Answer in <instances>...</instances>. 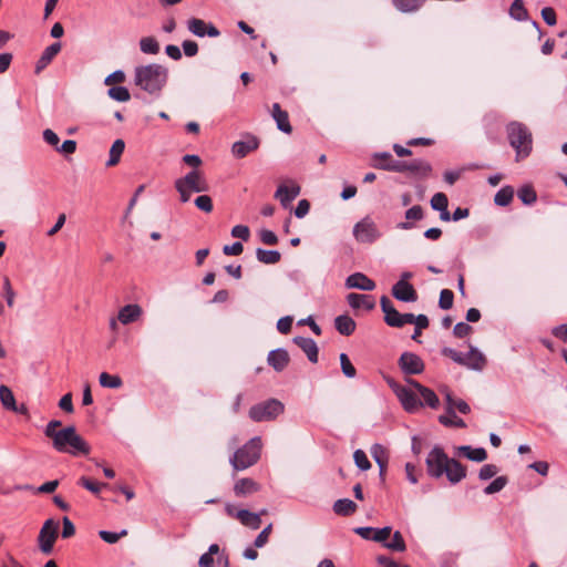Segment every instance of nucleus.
I'll list each match as a JSON object with an SVG mask.
<instances>
[{
    "label": "nucleus",
    "instance_id": "nucleus-1",
    "mask_svg": "<svg viewBox=\"0 0 567 567\" xmlns=\"http://www.w3.org/2000/svg\"><path fill=\"white\" fill-rule=\"evenodd\" d=\"M167 80L168 69L162 64L150 63L134 70V84L154 96L161 95Z\"/></svg>",
    "mask_w": 567,
    "mask_h": 567
},
{
    "label": "nucleus",
    "instance_id": "nucleus-2",
    "mask_svg": "<svg viewBox=\"0 0 567 567\" xmlns=\"http://www.w3.org/2000/svg\"><path fill=\"white\" fill-rule=\"evenodd\" d=\"M51 440L55 451L72 456L87 455L91 450L90 445L76 433L72 425L60 430Z\"/></svg>",
    "mask_w": 567,
    "mask_h": 567
},
{
    "label": "nucleus",
    "instance_id": "nucleus-3",
    "mask_svg": "<svg viewBox=\"0 0 567 567\" xmlns=\"http://www.w3.org/2000/svg\"><path fill=\"white\" fill-rule=\"evenodd\" d=\"M506 134L509 145L516 152V161L529 156L533 150V135L529 128L522 122L512 121L506 125Z\"/></svg>",
    "mask_w": 567,
    "mask_h": 567
},
{
    "label": "nucleus",
    "instance_id": "nucleus-4",
    "mask_svg": "<svg viewBox=\"0 0 567 567\" xmlns=\"http://www.w3.org/2000/svg\"><path fill=\"white\" fill-rule=\"evenodd\" d=\"M262 442L259 436L250 439L246 444L239 447L229 458L234 471H244L255 465L261 455Z\"/></svg>",
    "mask_w": 567,
    "mask_h": 567
},
{
    "label": "nucleus",
    "instance_id": "nucleus-5",
    "mask_svg": "<svg viewBox=\"0 0 567 567\" xmlns=\"http://www.w3.org/2000/svg\"><path fill=\"white\" fill-rule=\"evenodd\" d=\"M441 353L453 360L455 363L476 371H482L487 363L485 355L472 344H470V350L466 354H463L450 347H444L441 350Z\"/></svg>",
    "mask_w": 567,
    "mask_h": 567
},
{
    "label": "nucleus",
    "instance_id": "nucleus-6",
    "mask_svg": "<svg viewBox=\"0 0 567 567\" xmlns=\"http://www.w3.org/2000/svg\"><path fill=\"white\" fill-rule=\"evenodd\" d=\"M285 411V405L277 399H268L266 401L254 404L249 409V417L254 422H269L277 419Z\"/></svg>",
    "mask_w": 567,
    "mask_h": 567
},
{
    "label": "nucleus",
    "instance_id": "nucleus-7",
    "mask_svg": "<svg viewBox=\"0 0 567 567\" xmlns=\"http://www.w3.org/2000/svg\"><path fill=\"white\" fill-rule=\"evenodd\" d=\"M450 457L443 447L435 445L425 458L426 473L430 477L439 480L444 475Z\"/></svg>",
    "mask_w": 567,
    "mask_h": 567
},
{
    "label": "nucleus",
    "instance_id": "nucleus-8",
    "mask_svg": "<svg viewBox=\"0 0 567 567\" xmlns=\"http://www.w3.org/2000/svg\"><path fill=\"white\" fill-rule=\"evenodd\" d=\"M381 236L382 233L380 231L373 218L370 216L363 217L353 226V237L358 243L373 244Z\"/></svg>",
    "mask_w": 567,
    "mask_h": 567
},
{
    "label": "nucleus",
    "instance_id": "nucleus-9",
    "mask_svg": "<svg viewBox=\"0 0 567 567\" xmlns=\"http://www.w3.org/2000/svg\"><path fill=\"white\" fill-rule=\"evenodd\" d=\"M58 532L59 523L52 518L47 519L42 525L38 536V544L43 554L50 555L52 553L54 543L58 538Z\"/></svg>",
    "mask_w": 567,
    "mask_h": 567
},
{
    "label": "nucleus",
    "instance_id": "nucleus-10",
    "mask_svg": "<svg viewBox=\"0 0 567 567\" xmlns=\"http://www.w3.org/2000/svg\"><path fill=\"white\" fill-rule=\"evenodd\" d=\"M175 182L186 189L195 193H204L209 189V185L203 172L198 169L188 172L185 176L177 178Z\"/></svg>",
    "mask_w": 567,
    "mask_h": 567
},
{
    "label": "nucleus",
    "instance_id": "nucleus-11",
    "mask_svg": "<svg viewBox=\"0 0 567 567\" xmlns=\"http://www.w3.org/2000/svg\"><path fill=\"white\" fill-rule=\"evenodd\" d=\"M226 514L235 519H238L244 526L251 529H258L261 525L260 514L249 512L248 509H237L231 504H226Z\"/></svg>",
    "mask_w": 567,
    "mask_h": 567
},
{
    "label": "nucleus",
    "instance_id": "nucleus-12",
    "mask_svg": "<svg viewBox=\"0 0 567 567\" xmlns=\"http://www.w3.org/2000/svg\"><path fill=\"white\" fill-rule=\"evenodd\" d=\"M404 374H420L424 371L425 364L420 355L413 352H403L398 361Z\"/></svg>",
    "mask_w": 567,
    "mask_h": 567
},
{
    "label": "nucleus",
    "instance_id": "nucleus-13",
    "mask_svg": "<svg viewBox=\"0 0 567 567\" xmlns=\"http://www.w3.org/2000/svg\"><path fill=\"white\" fill-rule=\"evenodd\" d=\"M404 161L394 159L389 152L374 153L372 156V166L377 169L402 173Z\"/></svg>",
    "mask_w": 567,
    "mask_h": 567
},
{
    "label": "nucleus",
    "instance_id": "nucleus-14",
    "mask_svg": "<svg viewBox=\"0 0 567 567\" xmlns=\"http://www.w3.org/2000/svg\"><path fill=\"white\" fill-rule=\"evenodd\" d=\"M187 29L194 35L199 38L206 35L210 38H217L220 34V31L213 23L206 22L199 18H190L187 21Z\"/></svg>",
    "mask_w": 567,
    "mask_h": 567
},
{
    "label": "nucleus",
    "instance_id": "nucleus-15",
    "mask_svg": "<svg viewBox=\"0 0 567 567\" xmlns=\"http://www.w3.org/2000/svg\"><path fill=\"white\" fill-rule=\"evenodd\" d=\"M395 395L403 409L409 413L416 412L421 406H423L422 401H420L416 394L406 386L398 388Z\"/></svg>",
    "mask_w": 567,
    "mask_h": 567
},
{
    "label": "nucleus",
    "instance_id": "nucleus-16",
    "mask_svg": "<svg viewBox=\"0 0 567 567\" xmlns=\"http://www.w3.org/2000/svg\"><path fill=\"white\" fill-rule=\"evenodd\" d=\"M392 296L403 302H415L417 292L409 281L399 280L392 287Z\"/></svg>",
    "mask_w": 567,
    "mask_h": 567
},
{
    "label": "nucleus",
    "instance_id": "nucleus-17",
    "mask_svg": "<svg viewBox=\"0 0 567 567\" xmlns=\"http://www.w3.org/2000/svg\"><path fill=\"white\" fill-rule=\"evenodd\" d=\"M259 147V140L254 135H247L245 140L233 144L231 152L236 158H244Z\"/></svg>",
    "mask_w": 567,
    "mask_h": 567
},
{
    "label": "nucleus",
    "instance_id": "nucleus-18",
    "mask_svg": "<svg viewBox=\"0 0 567 567\" xmlns=\"http://www.w3.org/2000/svg\"><path fill=\"white\" fill-rule=\"evenodd\" d=\"M299 194L300 186L292 182L290 185H279L275 193V197L280 200L284 208H288L291 202L295 200Z\"/></svg>",
    "mask_w": 567,
    "mask_h": 567
},
{
    "label": "nucleus",
    "instance_id": "nucleus-19",
    "mask_svg": "<svg viewBox=\"0 0 567 567\" xmlns=\"http://www.w3.org/2000/svg\"><path fill=\"white\" fill-rule=\"evenodd\" d=\"M380 305L384 313L385 323L393 328H401V313L394 308L392 301L386 296H382Z\"/></svg>",
    "mask_w": 567,
    "mask_h": 567
},
{
    "label": "nucleus",
    "instance_id": "nucleus-20",
    "mask_svg": "<svg viewBox=\"0 0 567 567\" xmlns=\"http://www.w3.org/2000/svg\"><path fill=\"white\" fill-rule=\"evenodd\" d=\"M261 486L258 482L250 477L239 478L234 484V494L236 497H248L260 491Z\"/></svg>",
    "mask_w": 567,
    "mask_h": 567
},
{
    "label": "nucleus",
    "instance_id": "nucleus-21",
    "mask_svg": "<svg viewBox=\"0 0 567 567\" xmlns=\"http://www.w3.org/2000/svg\"><path fill=\"white\" fill-rule=\"evenodd\" d=\"M347 288L372 291L375 289V282L362 272H354L346 279Z\"/></svg>",
    "mask_w": 567,
    "mask_h": 567
},
{
    "label": "nucleus",
    "instance_id": "nucleus-22",
    "mask_svg": "<svg viewBox=\"0 0 567 567\" xmlns=\"http://www.w3.org/2000/svg\"><path fill=\"white\" fill-rule=\"evenodd\" d=\"M441 392L445 396L447 414L454 415L455 409L462 414H468L471 412L470 405L464 400L454 398L447 388H444Z\"/></svg>",
    "mask_w": 567,
    "mask_h": 567
},
{
    "label": "nucleus",
    "instance_id": "nucleus-23",
    "mask_svg": "<svg viewBox=\"0 0 567 567\" xmlns=\"http://www.w3.org/2000/svg\"><path fill=\"white\" fill-rule=\"evenodd\" d=\"M290 358L287 350L278 348L268 353L267 362L275 371L281 372L289 364Z\"/></svg>",
    "mask_w": 567,
    "mask_h": 567
},
{
    "label": "nucleus",
    "instance_id": "nucleus-24",
    "mask_svg": "<svg viewBox=\"0 0 567 567\" xmlns=\"http://www.w3.org/2000/svg\"><path fill=\"white\" fill-rule=\"evenodd\" d=\"M411 173L420 177H427L432 172V166L424 159H413L411 162L404 161L402 173Z\"/></svg>",
    "mask_w": 567,
    "mask_h": 567
},
{
    "label": "nucleus",
    "instance_id": "nucleus-25",
    "mask_svg": "<svg viewBox=\"0 0 567 567\" xmlns=\"http://www.w3.org/2000/svg\"><path fill=\"white\" fill-rule=\"evenodd\" d=\"M466 467L460 461L450 457L444 474L451 484L460 483L466 477Z\"/></svg>",
    "mask_w": 567,
    "mask_h": 567
},
{
    "label": "nucleus",
    "instance_id": "nucleus-26",
    "mask_svg": "<svg viewBox=\"0 0 567 567\" xmlns=\"http://www.w3.org/2000/svg\"><path fill=\"white\" fill-rule=\"evenodd\" d=\"M292 341L305 352L310 362H318L319 349L315 340L306 337H295Z\"/></svg>",
    "mask_w": 567,
    "mask_h": 567
},
{
    "label": "nucleus",
    "instance_id": "nucleus-27",
    "mask_svg": "<svg viewBox=\"0 0 567 567\" xmlns=\"http://www.w3.org/2000/svg\"><path fill=\"white\" fill-rule=\"evenodd\" d=\"M349 306L353 309H364L371 311L375 307V300L370 295L351 292L347 296Z\"/></svg>",
    "mask_w": 567,
    "mask_h": 567
},
{
    "label": "nucleus",
    "instance_id": "nucleus-28",
    "mask_svg": "<svg viewBox=\"0 0 567 567\" xmlns=\"http://www.w3.org/2000/svg\"><path fill=\"white\" fill-rule=\"evenodd\" d=\"M62 45L60 42H54L47 47L42 52L41 56L37 61L35 64V73L39 74L42 70H44L52 60L60 53Z\"/></svg>",
    "mask_w": 567,
    "mask_h": 567
},
{
    "label": "nucleus",
    "instance_id": "nucleus-29",
    "mask_svg": "<svg viewBox=\"0 0 567 567\" xmlns=\"http://www.w3.org/2000/svg\"><path fill=\"white\" fill-rule=\"evenodd\" d=\"M409 383L419 391L420 395L423 399V402H422L423 405L425 404V405L430 406L431 409L439 408L440 400L433 390L422 385L420 382H417L415 380H409Z\"/></svg>",
    "mask_w": 567,
    "mask_h": 567
},
{
    "label": "nucleus",
    "instance_id": "nucleus-30",
    "mask_svg": "<svg viewBox=\"0 0 567 567\" xmlns=\"http://www.w3.org/2000/svg\"><path fill=\"white\" fill-rule=\"evenodd\" d=\"M271 116L276 121L278 130L287 134L291 133L292 126L289 122V115L287 111L281 109L279 103L272 104Z\"/></svg>",
    "mask_w": 567,
    "mask_h": 567
},
{
    "label": "nucleus",
    "instance_id": "nucleus-31",
    "mask_svg": "<svg viewBox=\"0 0 567 567\" xmlns=\"http://www.w3.org/2000/svg\"><path fill=\"white\" fill-rule=\"evenodd\" d=\"M449 206V199L447 196L444 193H436L431 198V207L434 210L440 212V218L443 221H450L451 220V214L447 210Z\"/></svg>",
    "mask_w": 567,
    "mask_h": 567
},
{
    "label": "nucleus",
    "instance_id": "nucleus-32",
    "mask_svg": "<svg viewBox=\"0 0 567 567\" xmlns=\"http://www.w3.org/2000/svg\"><path fill=\"white\" fill-rule=\"evenodd\" d=\"M142 315V308L138 305H126L120 309L117 319L123 324L136 321Z\"/></svg>",
    "mask_w": 567,
    "mask_h": 567
},
{
    "label": "nucleus",
    "instance_id": "nucleus-33",
    "mask_svg": "<svg viewBox=\"0 0 567 567\" xmlns=\"http://www.w3.org/2000/svg\"><path fill=\"white\" fill-rule=\"evenodd\" d=\"M334 327L340 334L349 337L355 331L357 323L348 315H341L334 319Z\"/></svg>",
    "mask_w": 567,
    "mask_h": 567
},
{
    "label": "nucleus",
    "instance_id": "nucleus-34",
    "mask_svg": "<svg viewBox=\"0 0 567 567\" xmlns=\"http://www.w3.org/2000/svg\"><path fill=\"white\" fill-rule=\"evenodd\" d=\"M423 217H424L423 207L421 205H414L405 212L406 221L400 223L398 225V227L401 229H405V230L412 229L414 226L412 221L421 220V219H423Z\"/></svg>",
    "mask_w": 567,
    "mask_h": 567
},
{
    "label": "nucleus",
    "instance_id": "nucleus-35",
    "mask_svg": "<svg viewBox=\"0 0 567 567\" xmlns=\"http://www.w3.org/2000/svg\"><path fill=\"white\" fill-rule=\"evenodd\" d=\"M458 453L474 462H483L487 458V453L484 447L474 449L470 445H463L458 447Z\"/></svg>",
    "mask_w": 567,
    "mask_h": 567
},
{
    "label": "nucleus",
    "instance_id": "nucleus-36",
    "mask_svg": "<svg viewBox=\"0 0 567 567\" xmlns=\"http://www.w3.org/2000/svg\"><path fill=\"white\" fill-rule=\"evenodd\" d=\"M358 506L349 498H341L334 502L333 512L339 516H350L355 513Z\"/></svg>",
    "mask_w": 567,
    "mask_h": 567
},
{
    "label": "nucleus",
    "instance_id": "nucleus-37",
    "mask_svg": "<svg viewBox=\"0 0 567 567\" xmlns=\"http://www.w3.org/2000/svg\"><path fill=\"white\" fill-rule=\"evenodd\" d=\"M256 257L261 264L275 265L280 261L281 254L278 250H266L262 248H257Z\"/></svg>",
    "mask_w": 567,
    "mask_h": 567
},
{
    "label": "nucleus",
    "instance_id": "nucleus-38",
    "mask_svg": "<svg viewBox=\"0 0 567 567\" xmlns=\"http://www.w3.org/2000/svg\"><path fill=\"white\" fill-rule=\"evenodd\" d=\"M508 13L516 21H526L528 19V11L523 0H513Z\"/></svg>",
    "mask_w": 567,
    "mask_h": 567
},
{
    "label": "nucleus",
    "instance_id": "nucleus-39",
    "mask_svg": "<svg viewBox=\"0 0 567 567\" xmlns=\"http://www.w3.org/2000/svg\"><path fill=\"white\" fill-rule=\"evenodd\" d=\"M124 148H125L124 141L121 140V138L115 140L114 143L111 146L110 158H109L106 165L107 166L116 165L120 162V159H121V156H122V154L124 152Z\"/></svg>",
    "mask_w": 567,
    "mask_h": 567
},
{
    "label": "nucleus",
    "instance_id": "nucleus-40",
    "mask_svg": "<svg viewBox=\"0 0 567 567\" xmlns=\"http://www.w3.org/2000/svg\"><path fill=\"white\" fill-rule=\"evenodd\" d=\"M514 197V188L512 186L502 187L494 197V203L497 206L505 207L511 204Z\"/></svg>",
    "mask_w": 567,
    "mask_h": 567
},
{
    "label": "nucleus",
    "instance_id": "nucleus-41",
    "mask_svg": "<svg viewBox=\"0 0 567 567\" xmlns=\"http://www.w3.org/2000/svg\"><path fill=\"white\" fill-rule=\"evenodd\" d=\"M99 381L101 386L109 389H118L123 384V381L118 375H113L107 372H102L100 374Z\"/></svg>",
    "mask_w": 567,
    "mask_h": 567
},
{
    "label": "nucleus",
    "instance_id": "nucleus-42",
    "mask_svg": "<svg viewBox=\"0 0 567 567\" xmlns=\"http://www.w3.org/2000/svg\"><path fill=\"white\" fill-rule=\"evenodd\" d=\"M425 0H393L394 7L402 12H413L421 8Z\"/></svg>",
    "mask_w": 567,
    "mask_h": 567
},
{
    "label": "nucleus",
    "instance_id": "nucleus-43",
    "mask_svg": "<svg viewBox=\"0 0 567 567\" xmlns=\"http://www.w3.org/2000/svg\"><path fill=\"white\" fill-rule=\"evenodd\" d=\"M140 49L145 54H157L159 44L154 37H145L140 40Z\"/></svg>",
    "mask_w": 567,
    "mask_h": 567
},
{
    "label": "nucleus",
    "instance_id": "nucleus-44",
    "mask_svg": "<svg viewBox=\"0 0 567 567\" xmlns=\"http://www.w3.org/2000/svg\"><path fill=\"white\" fill-rule=\"evenodd\" d=\"M0 401L4 409H16V399L13 392L4 384L0 385Z\"/></svg>",
    "mask_w": 567,
    "mask_h": 567
},
{
    "label": "nucleus",
    "instance_id": "nucleus-45",
    "mask_svg": "<svg viewBox=\"0 0 567 567\" xmlns=\"http://www.w3.org/2000/svg\"><path fill=\"white\" fill-rule=\"evenodd\" d=\"M518 198L525 204V205H532L536 202L537 195L535 189L529 186L525 185L520 187L517 192Z\"/></svg>",
    "mask_w": 567,
    "mask_h": 567
},
{
    "label": "nucleus",
    "instance_id": "nucleus-46",
    "mask_svg": "<svg viewBox=\"0 0 567 567\" xmlns=\"http://www.w3.org/2000/svg\"><path fill=\"white\" fill-rule=\"evenodd\" d=\"M78 484L93 494H99L103 487H109V484L94 482L86 476L80 477Z\"/></svg>",
    "mask_w": 567,
    "mask_h": 567
},
{
    "label": "nucleus",
    "instance_id": "nucleus-47",
    "mask_svg": "<svg viewBox=\"0 0 567 567\" xmlns=\"http://www.w3.org/2000/svg\"><path fill=\"white\" fill-rule=\"evenodd\" d=\"M107 94L117 102H127L131 99L130 91L125 86H113L109 90Z\"/></svg>",
    "mask_w": 567,
    "mask_h": 567
},
{
    "label": "nucleus",
    "instance_id": "nucleus-48",
    "mask_svg": "<svg viewBox=\"0 0 567 567\" xmlns=\"http://www.w3.org/2000/svg\"><path fill=\"white\" fill-rule=\"evenodd\" d=\"M384 546L391 550L394 551H404L406 549L405 542L403 539V536L400 532H394L391 542L384 543Z\"/></svg>",
    "mask_w": 567,
    "mask_h": 567
},
{
    "label": "nucleus",
    "instance_id": "nucleus-49",
    "mask_svg": "<svg viewBox=\"0 0 567 567\" xmlns=\"http://www.w3.org/2000/svg\"><path fill=\"white\" fill-rule=\"evenodd\" d=\"M439 422L449 427H457V429H464L466 426L465 422L458 417L455 413L454 415H440Z\"/></svg>",
    "mask_w": 567,
    "mask_h": 567
},
{
    "label": "nucleus",
    "instance_id": "nucleus-50",
    "mask_svg": "<svg viewBox=\"0 0 567 567\" xmlns=\"http://www.w3.org/2000/svg\"><path fill=\"white\" fill-rule=\"evenodd\" d=\"M372 456H373L375 463L378 464L379 470H383V467H388V455L381 445L375 444L372 447Z\"/></svg>",
    "mask_w": 567,
    "mask_h": 567
},
{
    "label": "nucleus",
    "instance_id": "nucleus-51",
    "mask_svg": "<svg viewBox=\"0 0 567 567\" xmlns=\"http://www.w3.org/2000/svg\"><path fill=\"white\" fill-rule=\"evenodd\" d=\"M507 482L506 476H498L484 488V493L487 495L498 493L506 486Z\"/></svg>",
    "mask_w": 567,
    "mask_h": 567
},
{
    "label": "nucleus",
    "instance_id": "nucleus-52",
    "mask_svg": "<svg viewBox=\"0 0 567 567\" xmlns=\"http://www.w3.org/2000/svg\"><path fill=\"white\" fill-rule=\"evenodd\" d=\"M340 365L342 373L347 378H354L357 375V370L346 353L340 354Z\"/></svg>",
    "mask_w": 567,
    "mask_h": 567
},
{
    "label": "nucleus",
    "instance_id": "nucleus-53",
    "mask_svg": "<svg viewBox=\"0 0 567 567\" xmlns=\"http://www.w3.org/2000/svg\"><path fill=\"white\" fill-rule=\"evenodd\" d=\"M127 535V530L123 529L120 533L109 532V530H100L99 536L107 544H115L122 537Z\"/></svg>",
    "mask_w": 567,
    "mask_h": 567
},
{
    "label": "nucleus",
    "instance_id": "nucleus-54",
    "mask_svg": "<svg viewBox=\"0 0 567 567\" xmlns=\"http://www.w3.org/2000/svg\"><path fill=\"white\" fill-rule=\"evenodd\" d=\"M454 301V293L450 289H443L440 293L439 306L443 310L452 308Z\"/></svg>",
    "mask_w": 567,
    "mask_h": 567
},
{
    "label": "nucleus",
    "instance_id": "nucleus-55",
    "mask_svg": "<svg viewBox=\"0 0 567 567\" xmlns=\"http://www.w3.org/2000/svg\"><path fill=\"white\" fill-rule=\"evenodd\" d=\"M353 460L355 465L362 471H367L371 467V463L362 450H357L353 453Z\"/></svg>",
    "mask_w": 567,
    "mask_h": 567
},
{
    "label": "nucleus",
    "instance_id": "nucleus-56",
    "mask_svg": "<svg viewBox=\"0 0 567 567\" xmlns=\"http://www.w3.org/2000/svg\"><path fill=\"white\" fill-rule=\"evenodd\" d=\"M3 297L7 301V305L9 307H13L16 292L12 289L11 281H10L9 277H7V276L3 278Z\"/></svg>",
    "mask_w": 567,
    "mask_h": 567
},
{
    "label": "nucleus",
    "instance_id": "nucleus-57",
    "mask_svg": "<svg viewBox=\"0 0 567 567\" xmlns=\"http://www.w3.org/2000/svg\"><path fill=\"white\" fill-rule=\"evenodd\" d=\"M195 205L198 209L205 213H212L214 208L213 200L208 195H199L198 197H196Z\"/></svg>",
    "mask_w": 567,
    "mask_h": 567
},
{
    "label": "nucleus",
    "instance_id": "nucleus-58",
    "mask_svg": "<svg viewBox=\"0 0 567 567\" xmlns=\"http://www.w3.org/2000/svg\"><path fill=\"white\" fill-rule=\"evenodd\" d=\"M498 467L494 464H485L481 467L478 472V477L482 481H487L494 477L498 473Z\"/></svg>",
    "mask_w": 567,
    "mask_h": 567
},
{
    "label": "nucleus",
    "instance_id": "nucleus-59",
    "mask_svg": "<svg viewBox=\"0 0 567 567\" xmlns=\"http://www.w3.org/2000/svg\"><path fill=\"white\" fill-rule=\"evenodd\" d=\"M259 238L262 244L268 245V246H274V245L278 244L277 235L272 230H269V229H261L259 231Z\"/></svg>",
    "mask_w": 567,
    "mask_h": 567
},
{
    "label": "nucleus",
    "instance_id": "nucleus-60",
    "mask_svg": "<svg viewBox=\"0 0 567 567\" xmlns=\"http://www.w3.org/2000/svg\"><path fill=\"white\" fill-rule=\"evenodd\" d=\"M231 236L247 241L250 237V230H249L248 226L236 225L231 229Z\"/></svg>",
    "mask_w": 567,
    "mask_h": 567
},
{
    "label": "nucleus",
    "instance_id": "nucleus-61",
    "mask_svg": "<svg viewBox=\"0 0 567 567\" xmlns=\"http://www.w3.org/2000/svg\"><path fill=\"white\" fill-rule=\"evenodd\" d=\"M271 529L272 525L269 524L259 533V535L255 538L254 542L255 547L260 548L267 544Z\"/></svg>",
    "mask_w": 567,
    "mask_h": 567
},
{
    "label": "nucleus",
    "instance_id": "nucleus-62",
    "mask_svg": "<svg viewBox=\"0 0 567 567\" xmlns=\"http://www.w3.org/2000/svg\"><path fill=\"white\" fill-rule=\"evenodd\" d=\"M472 331H473V328L468 323L458 322L454 326L453 334L456 338L461 339V338H464V337L468 336L470 333H472Z\"/></svg>",
    "mask_w": 567,
    "mask_h": 567
},
{
    "label": "nucleus",
    "instance_id": "nucleus-63",
    "mask_svg": "<svg viewBox=\"0 0 567 567\" xmlns=\"http://www.w3.org/2000/svg\"><path fill=\"white\" fill-rule=\"evenodd\" d=\"M391 530L392 528L390 526H385L383 528H374L372 540L377 543H384L391 535Z\"/></svg>",
    "mask_w": 567,
    "mask_h": 567
},
{
    "label": "nucleus",
    "instance_id": "nucleus-64",
    "mask_svg": "<svg viewBox=\"0 0 567 567\" xmlns=\"http://www.w3.org/2000/svg\"><path fill=\"white\" fill-rule=\"evenodd\" d=\"M292 321H293V319L290 316L280 318L277 322L278 331L282 334L289 333L291 331Z\"/></svg>",
    "mask_w": 567,
    "mask_h": 567
}]
</instances>
